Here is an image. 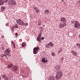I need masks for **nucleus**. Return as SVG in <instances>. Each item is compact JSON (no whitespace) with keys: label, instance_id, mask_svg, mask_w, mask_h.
I'll return each instance as SVG.
<instances>
[{"label":"nucleus","instance_id":"obj_1","mask_svg":"<svg viewBox=\"0 0 80 80\" xmlns=\"http://www.w3.org/2000/svg\"><path fill=\"white\" fill-rule=\"evenodd\" d=\"M57 74L56 76V78L57 80H59L62 78V77L63 75L62 72L61 70H59L57 72Z\"/></svg>","mask_w":80,"mask_h":80},{"label":"nucleus","instance_id":"obj_2","mask_svg":"<svg viewBox=\"0 0 80 80\" xmlns=\"http://www.w3.org/2000/svg\"><path fill=\"white\" fill-rule=\"evenodd\" d=\"M42 33L41 32H40V33L37 37V40L39 42H41V38H42Z\"/></svg>","mask_w":80,"mask_h":80},{"label":"nucleus","instance_id":"obj_3","mask_svg":"<svg viewBox=\"0 0 80 80\" xmlns=\"http://www.w3.org/2000/svg\"><path fill=\"white\" fill-rule=\"evenodd\" d=\"M74 22H75V24H74V25L76 28H80V24L79 23H78V21H74Z\"/></svg>","mask_w":80,"mask_h":80},{"label":"nucleus","instance_id":"obj_4","mask_svg":"<svg viewBox=\"0 0 80 80\" xmlns=\"http://www.w3.org/2000/svg\"><path fill=\"white\" fill-rule=\"evenodd\" d=\"M17 23L20 25H23L24 24H23V21L21 20V19H19L17 20Z\"/></svg>","mask_w":80,"mask_h":80},{"label":"nucleus","instance_id":"obj_5","mask_svg":"<svg viewBox=\"0 0 80 80\" xmlns=\"http://www.w3.org/2000/svg\"><path fill=\"white\" fill-rule=\"evenodd\" d=\"M10 49H9V48H7L5 51H4V54L7 55H8L9 54H10Z\"/></svg>","mask_w":80,"mask_h":80},{"label":"nucleus","instance_id":"obj_6","mask_svg":"<svg viewBox=\"0 0 80 80\" xmlns=\"http://www.w3.org/2000/svg\"><path fill=\"white\" fill-rule=\"evenodd\" d=\"M12 70L13 72H17L18 70V66H14L12 68Z\"/></svg>","mask_w":80,"mask_h":80},{"label":"nucleus","instance_id":"obj_7","mask_svg":"<svg viewBox=\"0 0 80 80\" xmlns=\"http://www.w3.org/2000/svg\"><path fill=\"white\" fill-rule=\"evenodd\" d=\"M66 19L65 18H61V21L62 22V23H66Z\"/></svg>","mask_w":80,"mask_h":80},{"label":"nucleus","instance_id":"obj_8","mask_svg":"<svg viewBox=\"0 0 80 80\" xmlns=\"http://www.w3.org/2000/svg\"><path fill=\"white\" fill-rule=\"evenodd\" d=\"M61 68V66L58 65L55 67V69L57 70H59Z\"/></svg>","mask_w":80,"mask_h":80},{"label":"nucleus","instance_id":"obj_9","mask_svg":"<svg viewBox=\"0 0 80 80\" xmlns=\"http://www.w3.org/2000/svg\"><path fill=\"white\" fill-rule=\"evenodd\" d=\"M13 64H9V65L8 66V68H11L12 67H13Z\"/></svg>","mask_w":80,"mask_h":80},{"label":"nucleus","instance_id":"obj_10","mask_svg":"<svg viewBox=\"0 0 80 80\" xmlns=\"http://www.w3.org/2000/svg\"><path fill=\"white\" fill-rule=\"evenodd\" d=\"M44 13L45 14H48L49 13V10L47 9L45 10Z\"/></svg>","mask_w":80,"mask_h":80},{"label":"nucleus","instance_id":"obj_11","mask_svg":"<svg viewBox=\"0 0 80 80\" xmlns=\"http://www.w3.org/2000/svg\"><path fill=\"white\" fill-rule=\"evenodd\" d=\"M40 49V48H39V47H35L34 48L33 50H35L36 51H37V50H38V51L39 50V49Z\"/></svg>","mask_w":80,"mask_h":80},{"label":"nucleus","instance_id":"obj_12","mask_svg":"<svg viewBox=\"0 0 80 80\" xmlns=\"http://www.w3.org/2000/svg\"><path fill=\"white\" fill-rule=\"evenodd\" d=\"M4 4V2L2 0H0V5H2Z\"/></svg>","mask_w":80,"mask_h":80},{"label":"nucleus","instance_id":"obj_13","mask_svg":"<svg viewBox=\"0 0 80 80\" xmlns=\"http://www.w3.org/2000/svg\"><path fill=\"white\" fill-rule=\"evenodd\" d=\"M49 80H55V77L54 76H51L49 79Z\"/></svg>","mask_w":80,"mask_h":80},{"label":"nucleus","instance_id":"obj_14","mask_svg":"<svg viewBox=\"0 0 80 80\" xmlns=\"http://www.w3.org/2000/svg\"><path fill=\"white\" fill-rule=\"evenodd\" d=\"M49 44H50V45L51 47H53L54 45H53V43H52V42H50L49 43Z\"/></svg>","mask_w":80,"mask_h":80},{"label":"nucleus","instance_id":"obj_15","mask_svg":"<svg viewBox=\"0 0 80 80\" xmlns=\"http://www.w3.org/2000/svg\"><path fill=\"white\" fill-rule=\"evenodd\" d=\"M5 7H1V11H4V10H5Z\"/></svg>","mask_w":80,"mask_h":80},{"label":"nucleus","instance_id":"obj_16","mask_svg":"<svg viewBox=\"0 0 80 80\" xmlns=\"http://www.w3.org/2000/svg\"><path fill=\"white\" fill-rule=\"evenodd\" d=\"M12 5H15L16 4V2L15 1H12Z\"/></svg>","mask_w":80,"mask_h":80},{"label":"nucleus","instance_id":"obj_17","mask_svg":"<svg viewBox=\"0 0 80 80\" xmlns=\"http://www.w3.org/2000/svg\"><path fill=\"white\" fill-rule=\"evenodd\" d=\"M7 76L6 75V74H4L2 76L3 78H7Z\"/></svg>","mask_w":80,"mask_h":80},{"label":"nucleus","instance_id":"obj_18","mask_svg":"<svg viewBox=\"0 0 80 80\" xmlns=\"http://www.w3.org/2000/svg\"><path fill=\"white\" fill-rule=\"evenodd\" d=\"M42 62L45 63V58H43L42 59Z\"/></svg>","mask_w":80,"mask_h":80},{"label":"nucleus","instance_id":"obj_19","mask_svg":"<svg viewBox=\"0 0 80 80\" xmlns=\"http://www.w3.org/2000/svg\"><path fill=\"white\" fill-rule=\"evenodd\" d=\"M25 45H26V43H25V42L22 43V47H25Z\"/></svg>","mask_w":80,"mask_h":80},{"label":"nucleus","instance_id":"obj_20","mask_svg":"<svg viewBox=\"0 0 80 80\" xmlns=\"http://www.w3.org/2000/svg\"><path fill=\"white\" fill-rule=\"evenodd\" d=\"M18 26L17 24H15L14 26V28H18Z\"/></svg>","mask_w":80,"mask_h":80},{"label":"nucleus","instance_id":"obj_21","mask_svg":"<svg viewBox=\"0 0 80 80\" xmlns=\"http://www.w3.org/2000/svg\"><path fill=\"white\" fill-rule=\"evenodd\" d=\"M15 28H14V26H12V27L10 29L13 32V30H14Z\"/></svg>","mask_w":80,"mask_h":80},{"label":"nucleus","instance_id":"obj_22","mask_svg":"<svg viewBox=\"0 0 80 80\" xmlns=\"http://www.w3.org/2000/svg\"><path fill=\"white\" fill-rule=\"evenodd\" d=\"M33 53L34 54H37V51H35V50H33Z\"/></svg>","mask_w":80,"mask_h":80},{"label":"nucleus","instance_id":"obj_23","mask_svg":"<svg viewBox=\"0 0 80 80\" xmlns=\"http://www.w3.org/2000/svg\"><path fill=\"white\" fill-rule=\"evenodd\" d=\"M76 45L77 46V47H78V48H80V44H79L78 43H77Z\"/></svg>","mask_w":80,"mask_h":80},{"label":"nucleus","instance_id":"obj_24","mask_svg":"<svg viewBox=\"0 0 80 80\" xmlns=\"http://www.w3.org/2000/svg\"><path fill=\"white\" fill-rule=\"evenodd\" d=\"M35 10H36L37 13H39V9H35Z\"/></svg>","mask_w":80,"mask_h":80},{"label":"nucleus","instance_id":"obj_25","mask_svg":"<svg viewBox=\"0 0 80 80\" xmlns=\"http://www.w3.org/2000/svg\"><path fill=\"white\" fill-rule=\"evenodd\" d=\"M8 4L10 5H12V1H9L8 2Z\"/></svg>","mask_w":80,"mask_h":80},{"label":"nucleus","instance_id":"obj_26","mask_svg":"<svg viewBox=\"0 0 80 80\" xmlns=\"http://www.w3.org/2000/svg\"><path fill=\"white\" fill-rule=\"evenodd\" d=\"M38 23L39 25H42V23H41V21H39L38 22Z\"/></svg>","mask_w":80,"mask_h":80},{"label":"nucleus","instance_id":"obj_27","mask_svg":"<svg viewBox=\"0 0 80 80\" xmlns=\"http://www.w3.org/2000/svg\"><path fill=\"white\" fill-rule=\"evenodd\" d=\"M73 55H74L75 56H77V52H74Z\"/></svg>","mask_w":80,"mask_h":80},{"label":"nucleus","instance_id":"obj_28","mask_svg":"<svg viewBox=\"0 0 80 80\" xmlns=\"http://www.w3.org/2000/svg\"><path fill=\"white\" fill-rule=\"evenodd\" d=\"M51 54H52V56H53V57H54V56H55V55L54 52H52Z\"/></svg>","mask_w":80,"mask_h":80},{"label":"nucleus","instance_id":"obj_29","mask_svg":"<svg viewBox=\"0 0 80 80\" xmlns=\"http://www.w3.org/2000/svg\"><path fill=\"white\" fill-rule=\"evenodd\" d=\"M62 52V49H60V50H59L58 52V53H60V52Z\"/></svg>","mask_w":80,"mask_h":80},{"label":"nucleus","instance_id":"obj_30","mask_svg":"<svg viewBox=\"0 0 80 80\" xmlns=\"http://www.w3.org/2000/svg\"><path fill=\"white\" fill-rule=\"evenodd\" d=\"M59 27H60V28H63V26L62 25L60 24L59 25Z\"/></svg>","mask_w":80,"mask_h":80},{"label":"nucleus","instance_id":"obj_31","mask_svg":"<svg viewBox=\"0 0 80 80\" xmlns=\"http://www.w3.org/2000/svg\"><path fill=\"white\" fill-rule=\"evenodd\" d=\"M62 26H63V27H66V24L65 23H64L63 24Z\"/></svg>","mask_w":80,"mask_h":80},{"label":"nucleus","instance_id":"obj_32","mask_svg":"<svg viewBox=\"0 0 80 80\" xmlns=\"http://www.w3.org/2000/svg\"><path fill=\"white\" fill-rule=\"evenodd\" d=\"M24 24V25H26V26H27L28 25V23H26L25 24Z\"/></svg>","mask_w":80,"mask_h":80},{"label":"nucleus","instance_id":"obj_33","mask_svg":"<svg viewBox=\"0 0 80 80\" xmlns=\"http://www.w3.org/2000/svg\"><path fill=\"white\" fill-rule=\"evenodd\" d=\"M44 39H45V38H44V37H42V38H41V39L42 40H43Z\"/></svg>","mask_w":80,"mask_h":80},{"label":"nucleus","instance_id":"obj_34","mask_svg":"<svg viewBox=\"0 0 80 80\" xmlns=\"http://www.w3.org/2000/svg\"><path fill=\"white\" fill-rule=\"evenodd\" d=\"M4 3H7L8 2V0H3Z\"/></svg>","mask_w":80,"mask_h":80},{"label":"nucleus","instance_id":"obj_35","mask_svg":"<svg viewBox=\"0 0 80 80\" xmlns=\"http://www.w3.org/2000/svg\"><path fill=\"white\" fill-rule=\"evenodd\" d=\"M4 57V54H2L1 55V57L3 58Z\"/></svg>","mask_w":80,"mask_h":80},{"label":"nucleus","instance_id":"obj_36","mask_svg":"<svg viewBox=\"0 0 80 80\" xmlns=\"http://www.w3.org/2000/svg\"><path fill=\"white\" fill-rule=\"evenodd\" d=\"M5 80H8V77H7L6 78H5Z\"/></svg>","mask_w":80,"mask_h":80},{"label":"nucleus","instance_id":"obj_37","mask_svg":"<svg viewBox=\"0 0 80 80\" xmlns=\"http://www.w3.org/2000/svg\"><path fill=\"white\" fill-rule=\"evenodd\" d=\"M15 35L16 37H17V36H18V33H16L15 34Z\"/></svg>","mask_w":80,"mask_h":80},{"label":"nucleus","instance_id":"obj_38","mask_svg":"<svg viewBox=\"0 0 80 80\" xmlns=\"http://www.w3.org/2000/svg\"><path fill=\"white\" fill-rule=\"evenodd\" d=\"M12 44H13V46H15V43L14 42H13L12 43Z\"/></svg>","mask_w":80,"mask_h":80},{"label":"nucleus","instance_id":"obj_39","mask_svg":"<svg viewBox=\"0 0 80 80\" xmlns=\"http://www.w3.org/2000/svg\"><path fill=\"white\" fill-rule=\"evenodd\" d=\"M48 61V60L46 59V61H45V62H44V63H47V62Z\"/></svg>","mask_w":80,"mask_h":80},{"label":"nucleus","instance_id":"obj_40","mask_svg":"<svg viewBox=\"0 0 80 80\" xmlns=\"http://www.w3.org/2000/svg\"><path fill=\"white\" fill-rule=\"evenodd\" d=\"M47 48H50V46L47 45Z\"/></svg>","mask_w":80,"mask_h":80},{"label":"nucleus","instance_id":"obj_41","mask_svg":"<svg viewBox=\"0 0 80 80\" xmlns=\"http://www.w3.org/2000/svg\"><path fill=\"white\" fill-rule=\"evenodd\" d=\"M8 26V24L7 23L6 24V26L7 27V26Z\"/></svg>","mask_w":80,"mask_h":80},{"label":"nucleus","instance_id":"obj_42","mask_svg":"<svg viewBox=\"0 0 80 80\" xmlns=\"http://www.w3.org/2000/svg\"><path fill=\"white\" fill-rule=\"evenodd\" d=\"M61 60H63V57H62Z\"/></svg>","mask_w":80,"mask_h":80},{"label":"nucleus","instance_id":"obj_43","mask_svg":"<svg viewBox=\"0 0 80 80\" xmlns=\"http://www.w3.org/2000/svg\"><path fill=\"white\" fill-rule=\"evenodd\" d=\"M7 55H6L5 54H4V57H6V56H7Z\"/></svg>","mask_w":80,"mask_h":80},{"label":"nucleus","instance_id":"obj_44","mask_svg":"<svg viewBox=\"0 0 80 80\" xmlns=\"http://www.w3.org/2000/svg\"><path fill=\"white\" fill-rule=\"evenodd\" d=\"M34 10H35V9H37V8L36 7L34 8Z\"/></svg>","mask_w":80,"mask_h":80},{"label":"nucleus","instance_id":"obj_45","mask_svg":"<svg viewBox=\"0 0 80 80\" xmlns=\"http://www.w3.org/2000/svg\"><path fill=\"white\" fill-rule=\"evenodd\" d=\"M47 45H48V46H50V44H47Z\"/></svg>","mask_w":80,"mask_h":80},{"label":"nucleus","instance_id":"obj_46","mask_svg":"<svg viewBox=\"0 0 80 80\" xmlns=\"http://www.w3.org/2000/svg\"><path fill=\"white\" fill-rule=\"evenodd\" d=\"M47 45H48V46H50V44H47Z\"/></svg>","mask_w":80,"mask_h":80},{"label":"nucleus","instance_id":"obj_47","mask_svg":"<svg viewBox=\"0 0 80 80\" xmlns=\"http://www.w3.org/2000/svg\"><path fill=\"white\" fill-rule=\"evenodd\" d=\"M78 3H80V0H78Z\"/></svg>","mask_w":80,"mask_h":80},{"label":"nucleus","instance_id":"obj_48","mask_svg":"<svg viewBox=\"0 0 80 80\" xmlns=\"http://www.w3.org/2000/svg\"><path fill=\"white\" fill-rule=\"evenodd\" d=\"M62 2H64V0H61Z\"/></svg>","mask_w":80,"mask_h":80},{"label":"nucleus","instance_id":"obj_49","mask_svg":"<svg viewBox=\"0 0 80 80\" xmlns=\"http://www.w3.org/2000/svg\"><path fill=\"white\" fill-rule=\"evenodd\" d=\"M72 53L73 55H74V52H72Z\"/></svg>","mask_w":80,"mask_h":80},{"label":"nucleus","instance_id":"obj_50","mask_svg":"<svg viewBox=\"0 0 80 80\" xmlns=\"http://www.w3.org/2000/svg\"><path fill=\"white\" fill-rule=\"evenodd\" d=\"M1 79H2V78H1V76L0 75V80H1Z\"/></svg>","mask_w":80,"mask_h":80},{"label":"nucleus","instance_id":"obj_51","mask_svg":"<svg viewBox=\"0 0 80 80\" xmlns=\"http://www.w3.org/2000/svg\"><path fill=\"white\" fill-rule=\"evenodd\" d=\"M14 48H15V46H13Z\"/></svg>","mask_w":80,"mask_h":80},{"label":"nucleus","instance_id":"obj_52","mask_svg":"<svg viewBox=\"0 0 80 80\" xmlns=\"http://www.w3.org/2000/svg\"><path fill=\"white\" fill-rule=\"evenodd\" d=\"M73 22H74V21H71L72 23H73Z\"/></svg>","mask_w":80,"mask_h":80},{"label":"nucleus","instance_id":"obj_53","mask_svg":"<svg viewBox=\"0 0 80 80\" xmlns=\"http://www.w3.org/2000/svg\"><path fill=\"white\" fill-rule=\"evenodd\" d=\"M9 55V57H11V55H9H9Z\"/></svg>","mask_w":80,"mask_h":80},{"label":"nucleus","instance_id":"obj_54","mask_svg":"<svg viewBox=\"0 0 80 80\" xmlns=\"http://www.w3.org/2000/svg\"><path fill=\"white\" fill-rule=\"evenodd\" d=\"M2 38H4V36H2Z\"/></svg>","mask_w":80,"mask_h":80},{"label":"nucleus","instance_id":"obj_55","mask_svg":"<svg viewBox=\"0 0 80 80\" xmlns=\"http://www.w3.org/2000/svg\"><path fill=\"white\" fill-rule=\"evenodd\" d=\"M41 28H43V27H41Z\"/></svg>","mask_w":80,"mask_h":80}]
</instances>
